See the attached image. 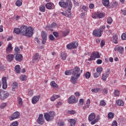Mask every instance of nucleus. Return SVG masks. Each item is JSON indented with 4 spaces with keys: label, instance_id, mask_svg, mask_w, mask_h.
Instances as JSON below:
<instances>
[{
    "label": "nucleus",
    "instance_id": "obj_56",
    "mask_svg": "<svg viewBox=\"0 0 126 126\" xmlns=\"http://www.w3.org/2000/svg\"><path fill=\"white\" fill-rule=\"evenodd\" d=\"M15 52L16 54H18V53H19V52H20V49H19V48H18V47H16L15 48Z\"/></svg>",
    "mask_w": 126,
    "mask_h": 126
},
{
    "label": "nucleus",
    "instance_id": "obj_6",
    "mask_svg": "<svg viewBox=\"0 0 126 126\" xmlns=\"http://www.w3.org/2000/svg\"><path fill=\"white\" fill-rule=\"evenodd\" d=\"M100 58V54L98 52H94L92 53L90 58L89 61H95L96 59H99Z\"/></svg>",
    "mask_w": 126,
    "mask_h": 126
},
{
    "label": "nucleus",
    "instance_id": "obj_46",
    "mask_svg": "<svg viewBox=\"0 0 126 126\" xmlns=\"http://www.w3.org/2000/svg\"><path fill=\"white\" fill-rule=\"evenodd\" d=\"M65 75H69L70 74H72V70L65 71Z\"/></svg>",
    "mask_w": 126,
    "mask_h": 126
},
{
    "label": "nucleus",
    "instance_id": "obj_63",
    "mask_svg": "<svg viewBox=\"0 0 126 126\" xmlns=\"http://www.w3.org/2000/svg\"><path fill=\"white\" fill-rule=\"evenodd\" d=\"M6 107V103H4L1 104L0 105V108L1 109H3V108Z\"/></svg>",
    "mask_w": 126,
    "mask_h": 126
},
{
    "label": "nucleus",
    "instance_id": "obj_57",
    "mask_svg": "<svg viewBox=\"0 0 126 126\" xmlns=\"http://www.w3.org/2000/svg\"><path fill=\"white\" fill-rule=\"evenodd\" d=\"M100 74H101L96 72V73H95L94 74V77H95V78H97L99 77V76H100Z\"/></svg>",
    "mask_w": 126,
    "mask_h": 126
},
{
    "label": "nucleus",
    "instance_id": "obj_43",
    "mask_svg": "<svg viewBox=\"0 0 126 126\" xmlns=\"http://www.w3.org/2000/svg\"><path fill=\"white\" fill-rule=\"evenodd\" d=\"M99 105L100 106L104 107L106 106V102H105V100H102L100 101Z\"/></svg>",
    "mask_w": 126,
    "mask_h": 126
},
{
    "label": "nucleus",
    "instance_id": "obj_2",
    "mask_svg": "<svg viewBox=\"0 0 126 126\" xmlns=\"http://www.w3.org/2000/svg\"><path fill=\"white\" fill-rule=\"evenodd\" d=\"M59 4L61 7H67L69 10H71V8H72V3L70 0H66V2L62 0L59 1Z\"/></svg>",
    "mask_w": 126,
    "mask_h": 126
},
{
    "label": "nucleus",
    "instance_id": "obj_47",
    "mask_svg": "<svg viewBox=\"0 0 126 126\" xmlns=\"http://www.w3.org/2000/svg\"><path fill=\"white\" fill-rule=\"evenodd\" d=\"M108 117L109 119H113L114 118V113L110 112L108 114Z\"/></svg>",
    "mask_w": 126,
    "mask_h": 126
},
{
    "label": "nucleus",
    "instance_id": "obj_14",
    "mask_svg": "<svg viewBox=\"0 0 126 126\" xmlns=\"http://www.w3.org/2000/svg\"><path fill=\"white\" fill-rule=\"evenodd\" d=\"M78 77H77L75 75L72 76L70 79V82L71 83H73V84H76V83H77V79H78Z\"/></svg>",
    "mask_w": 126,
    "mask_h": 126
},
{
    "label": "nucleus",
    "instance_id": "obj_59",
    "mask_svg": "<svg viewBox=\"0 0 126 126\" xmlns=\"http://www.w3.org/2000/svg\"><path fill=\"white\" fill-rule=\"evenodd\" d=\"M18 102L20 106H22L23 105V102H22V98H19L18 99Z\"/></svg>",
    "mask_w": 126,
    "mask_h": 126
},
{
    "label": "nucleus",
    "instance_id": "obj_34",
    "mask_svg": "<svg viewBox=\"0 0 126 126\" xmlns=\"http://www.w3.org/2000/svg\"><path fill=\"white\" fill-rule=\"evenodd\" d=\"M15 4L17 6H21L22 5V0H17Z\"/></svg>",
    "mask_w": 126,
    "mask_h": 126
},
{
    "label": "nucleus",
    "instance_id": "obj_27",
    "mask_svg": "<svg viewBox=\"0 0 126 126\" xmlns=\"http://www.w3.org/2000/svg\"><path fill=\"white\" fill-rule=\"evenodd\" d=\"M18 86V84L16 82H14L12 85V90L15 91L14 89H16Z\"/></svg>",
    "mask_w": 126,
    "mask_h": 126
},
{
    "label": "nucleus",
    "instance_id": "obj_32",
    "mask_svg": "<svg viewBox=\"0 0 126 126\" xmlns=\"http://www.w3.org/2000/svg\"><path fill=\"white\" fill-rule=\"evenodd\" d=\"M118 39H119L118 35H114L113 36V42L114 44H118Z\"/></svg>",
    "mask_w": 126,
    "mask_h": 126
},
{
    "label": "nucleus",
    "instance_id": "obj_41",
    "mask_svg": "<svg viewBox=\"0 0 126 126\" xmlns=\"http://www.w3.org/2000/svg\"><path fill=\"white\" fill-rule=\"evenodd\" d=\"M20 79L22 80V81H25V80L27 79V76H26V75H22L20 77Z\"/></svg>",
    "mask_w": 126,
    "mask_h": 126
},
{
    "label": "nucleus",
    "instance_id": "obj_36",
    "mask_svg": "<svg viewBox=\"0 0 126 126\" xmlns=\"http://www.w3.org/2000/svg\"><path fill=\"white\" fill-rule=\"evenodd\" d=\"M92 92L94 93H97V92H100L101 91V89L100 88H94L91 90Z\"/></svg>",
    "mask_w": 126,
    "mask_h": 126
},
{
    "label": "nucleus",
    "instance_id": "obj_10",
    "mask_svg": "<svg viewBox=\"0 0 126 126\" xmlns=\"http://www.w3.org/2000/svg\"><path fill=\"white\" fill-rule=\"evenodd\" d=\"M41 37L43 39V40H42V43L43 45H45L47 41V34L44 31L41 32Z\"/></svg>",
    "mask_w": 126,
    "mask_h": 126
},
{
    "label": "nucleus",
    "instance_id": "obj_7",
    "mask_svg": "<svg viewBox=\"0 0 126 126\" xmlns=\"http://www.w3.org/2000/svg\"><path fill=\"white\" fill-rule=\"evenodd\" d=\"M78 47V43L77 42H73L71 43H69L66 45V48L68 50H71L72 49H76Z\"/></svg>",
    "mask_w": 126,
    "mask_h": 126
},
{
    "label": "nucleus",
    "instance_id": "obj_29",
    "mask_svg": "<svg viewBox=\"0 0 126 126\" xmlns=\"http://www.w3.org/2000/svg\"><path fill=\"white\" fill-rule=\"evenodd\" d=\"M58 98H60V95H53L51 97V101H55V100H57Z\"/></svg>",
    "mask_w": 126,
    "mask_h": 126
},
{
    "label": "nucleus",
    "instance_id": "obj_48",
    "mask_svg": "<svg viewBox=\"0 0 126 126\" xmlns=\"http://www.w3.org/2000/svg\"><path fill=\"white\" fill-rule=\"evenodd\" d=\"M90 102H91V100H90V99H88L87 100V101L86 103V107L87 108H89L90 106Z\"/></svg>",
    "mask_w": 126,
    "mask_h": 126
},
{
    "label": "nucleus",
    "instance_id": "obj_40",
    "mask_svg": "<svg viewBox=\"0 0 126 126\" xmlns=\"http://www.w3.org/2000/svg\"><path fill=\"white\" fill-rule=\"evenodd\" d=\"M105 28H106V27L105 26H102L100 27V28L98 29L99 32L102 34L103 32H104V31L105 30Z\"/></svg>",
    "mask_w": 126,
    "mask_h": 126
},
{
    "label": "nucleus",
    "instance_id": "obj_26",
    "mask_svg": "<svg viewBox=\"0 0 126 126\" xmlns=\"http://www.w3.org/2000/svg\"><path fill=\"white\" fill-rule=\"evenodd\" d=\"M6 53H10L12 51V47L11 44H9L6 49Z\"/></svg>",
    "mask_w": 126,
    "mask_h": 126
},
{
    "label": "nucleus",
    "instance_id": "obj_52",
    "mask_svg": "<svg viewBox=\"0 0 126 126\" xmlns=\"http://www.w3.org/2000/svg\"><path fill=\"white\" fill-rule=\"evenodd\" d=\"M121 38L123 40H126V33H124L122 34V35H121Z\"/></svg>",
    "mask_w": 126,
    "mask_h": 126
},
{
    "label": "nucleus",
    "instance_id": "obj_28",
    "mask_svg": "<svg viewBox=\"0 0 126 126\" xmlns=\"http://www.w3.org/2000/svg\"><path fill=\"white\" fill-rule=\"evenodd\" d=\"M50 85L53 88H58V85H57L55 81H52L50 83Z\"/></svg>",
    "mask_w": 126,
    "mask_h": 126
},
{
    "label": "nucleus",
    "instance_id": "obj_55",
    "mask_svg": "<svg viewBox=\"0 0 126 126\" xmlns=\"http://www.w3.org/2000/svg\"><path fill=\"white\" fill-rule=\"evenodd\" d=\"M58 125L59 126H64V123H63V121H59L58 123Z\"/></svg>",
    "mask_w": 126,
    "mask_h": 126
},
{
    "label": "nucleus",
    "instance_id": "obj_44",
    "mask_svg": "<svg viewBox=\"0 0 126 126\" xmlns=\"http://www.w3.org/2000/svg\"><path fill=\"white\" fill-rule=\"evenodd\" d=\"M103 74V75H105V76H107V77H108L109 75H110V69H107L105 73Z\"/></svg>",
    "mask_w": 126,
    "mask_h": 126
},
{
    "label": "nucleus",
    "instance_id": "obj_58",
    "mask_svg": "<svg viewBox=\"0 0 126 126\" xmlns=\"http://www.w3.org/2000/svg\"><path fill=\"white\" fill-rule=\"evenodd\" d=\"M49 39H50L51 41H55V37H54L53 34H50L49 35Z\"/></svg>",
    "mask_w": 126,
    "mask_h": 126
},
{
    "label": "nucleus",
    "instance_id": "obj_9",
    "mask_svg": "<svg viewBox=\"0 0 126 126\" xmlns=\"http://www.w3.org/2000/svg\"><path fill=\"white\" fill-rule=\"evenodd\" d=\"M78 101V100H76V98L74 95H71L68 99V102L69 104H74V103H76Z\"/></svg>",
    "mask_w": 126,
    "mask_h": 126
},
{
    "label": "nucleus",
    "instance_id": "obj_13",
    "mask_svg": "<svg viewBox=\"0 0 126 126\" xmlns=\"http://www.w3.org/2000/svg\"><path fill=\"white\" fill-rule=\"evenodd\" d=\"M93 34L95 37H101V36H102V34L99 32L98 29L94 31Z\"/></svg>",
    "mask_w": 126,
    "mask_h": 126
},
{
    "label": "nucleus",
    "instance_id": "obj_64",
    "mask_svg": "<svg viewBox=\"0 0 126 126\" xmlns=\"http://www.w3.org/2000/svg\"><path fill=\"white\" fill-rule=\"evenodd\" d=\"M112 126H118V123H117V121H113L112 124Z\"/></svg>",
    "mask_w": 126,
    "mask_h": 126
},
{
    "label": "nucleus",
    "instance_id": "obj_38",
    "mask_svg": "<svg viewBox=\"0 0 126 126\" xmlns=\"http://www.w3.org/2000/svg\"><path fill=\"white\" fill-rule=\"evenodd\" d=\"M118 4L117 2H114L112 3V5L110 6L109 8H114V7H117L118 6Z\"/></svg>",
    "mask_w": 126,
    "mask_h": 126
},
{
    "label": "nucleus",
    "instance_id": "obj_16",
    "mask_svg": "<svg viewBox=\"0 0 126 126\" xmlns=\"http://www.w3.org/2000/svg\"><path fill=\"white\" fill-rule=\"evenodd\" d=\"M40 97L41 96H40V95L33 96L32 99V104H36V103H37V102L39 101Z\"/></svg>",
    "mask_w": 126,
    "mask_h": 126
},
{
    "label": "nucleus",
    "instance_id": "obj_50",
    "mask_svg": "<svg viewBox=\"0 0 126 126\" xmlns=\"http://www.w3.org/2000/svg\"><path fill=\"white\" fill-rule=\"evenodd\" d=\"M39 10L42 11V12H45V10H46V8L44 6H41L39 7Z\"/></svg>",
    "mask_w": 126,
    "mask_h": 126
},
{
    "label": "nucleus",
    "instance_id": "obj_33",
    "mask_svg": "<svg viewBox=\"0 0 126 126\" xmlns=\"http://www.w3.org/2000/svg\"><path fill=\"white\" fill-rule=\"evenodd\" d=\"M102 3L104 6H108L110 3V1L109 0H103Z\"/></svg>",
    "mask_w": 126,
    "mask_h": 126
},
{
    "label": "nucleus",
    "instance_id": "obj_12",
    "mask_svg": "<svg viewBox=\"0 0 126 126\" xmlns=\"http://www.w3.org/2000/svg\"><path fill=\"white\" fill-rule=\"evenodd\" d=\"M2 88L3 89H6L7 88V83L6 82V77H4L2 78Z\"/></svg>",
    "mask_w": 126,
    "mask_h": 126
},
{
    "label": "nucleus",
    "instance_id": "obj_30",
    "mask_svg": "<svg viewBox=\"0 0 126 126\" xmlns=\"http://www.w3.org/2000/svg\"><path fill=\"white\" fill-rule=\"evenodd\" d=\"M61 60H62L63 61H65V59H66V54L62 53L61 54Z\"/></svg>",
    "mask_w": 126,
    "mask_h": 126
},
{
    "label": "nucleus",
    "instance_id": "obj_35",
    "mask_svg": "<svg viewBox=\"0 0 126 126\" xmlns=\"http://www.w3.org/2000/svg\"><path fill=\"white\" fill-rule=\"evenodd\" d=\"M7 58L9 62H11L14 59V56L12 54H10L7 56Z\"/></svg>",
    "mask_w": 126,
    "mask_h": 126
},
{
    "label": "nucleus",
    "instance_id": "obj_22",
    "mask_svg": "<svg viewBox=\"0 0 126 126\" xmlns=\"http://www.w3.org/2000/svg\"><path fill=\"white\" fill-rule=\"evenodd\" d=\"M45 6L47 9H52L54 7V4L52 3H47Z\"/></svg>",
    "mask_w": 126,
    "mask_h": 126
},
{
    "label": "nucleus",
    "instance_id": "obj_54",
    "mask_svg": "<svg viewBox=\"0 0 126 126\" xmlns=\"http://www.w3.org/2000/svg\"><path fill=\"white\" fill-rule=\"evenodd\" d=\"M69 33V32L67 30H66L63 32V36H64V37H65V36H67Z\"/></svg>",
    "mask_w": 126,
    "mask_h": 126
},
{
    "label": "nucleus",
    "instance_id": "obj_39",
    "mask_svg": "<svg viewBox=\"0 0 126 126\" xmlns=\"http://www.w3.org/2000/svg\"><path fill=\"white\" fill-rule=\"evenodd\" d=\"M96 72H97V73H99L101 74V73L102 72V71L103 70V68L101 67H97L96 68Z\"/></svg>",
    "mask_w": 126,
    "mask_h": 126
},
{
    "label": "nucleus",
    "instance_id": "obj_23",
    "mask_svg": "<svg viewBox=\"0 0 126 126\" xmlns=\"http://www.w3.org/2000/svg\"><path fill=\"white\" fill-rule=\"evenodd\" d=\"M68 122L70 123V126H75V124H76V120L74 119H69Z\"/></svg>",
    "mask_w": 126,
    "mask_h": 126
},
{
    "label": "nucleus",
    "instance_id": "obj_18",
    "mask_svg": "<svg viewBox=\"0 0 126 126\" xmlns=\"http://www.w3.org/2000/svg\"><path fill=\"white\" fill-rule=\"evenodd\" d=\"M95 118H96V116L95 115V113H91L88 117V120L90 122H93L94 120H95Z\"/></svg>",
    "mask_w": 126,
    "mask_h": 126
},
{
    "label": "nucleus",
    "instance_id": "obj_17",
    "mask_svg": "<svg viewBox=\"0 0 126 126\" xmlns=\"http://www.w3.org/2000/svg\"><path fill=\"white\" fill-rule=\"evenodd\" d=\"M57 27V24L53 23L51 25H48L46 27V30H51V28H56Z\"/></svg>",
    "mask_w": 126,
    "mask_h": 126
},
{
    "label": "nucleus",
    "instance_id": "obj_37",
    "mask_svg": "<svg viewBox=\"0 0 126 126\" xmlns=\"http://www.w3.org/2000/svg\"><path fill=\"white\" fill-rule=\"evenodd\" d=\"M107 22L108 24H112L113 23V19H112V17H109L107 18Z\"/></svg>",
    "mask_w": 126,
    "mask_h": 126
},
{
    "label": "nucleus",
    "instance_id": "obj_3",
    "mask_svg": "<svg viewBox=\"0 0 126 126\" xmlns=\"http://www.w3.org/2000/svg\"><path fill=\"white\" fill-rule=\"evenodd\" d=\"M55 118V112L50 111L49 113H44V118L47 122H51L53 121Z\"/></svg>",
    "mask_w": 126,
    "mask_h": 126
},
{
    "label": "nucleus",
    "instance_id": "obj_51",
    "mask_svg": "<svg viewBox=\"0 0 126 126\" xmlns=\"http://www.w3.org/2000/svg\"><path fill=\"white\" fill-rule=\"evenodd\" d=\"M97 16L99 18H103V17H104L105 16V15H104V14H103L102 13H100L97 15Z\"/></svg>",
    "mask_w": 126,
    "mask_h": 126
},
{
    "label": "nucleus",
    "instance_id": "obj_21",
    "mask_svg": "<svg viewBox=\"0 0 126 126\" xmlns=\"http://www.w3.org/2000/svg\"><path fill=\"white\" fill-rule=\"evenodd\" d=\"M99 120H101V117H100V115H97L96 118L91 122V125H95L96 123H97L99 121Z\"/></svg>",
    "mask_w": 126,
    "mask_h": 126
},
{
    "label": "nucleus",
    "instance_id": "obj_61",
    "mask_svg": "<svg viewBox=\"0 0 126 126\" xmlns=\"http://www.w3.org/2000/svg\"><path fill=\"white\" fill-rule=\"evenodd\" d=\"M105 46V41L102 40L100 42V47L101 48H103Z\"/></svg>",
    "mask_w": 126,
    "mask_h": 126
},
{
    "label": "nucleus",
    "instance_id": "obj_11",
    "mask_svg": "<svg viewBox=\"0 0 126 126\" xmlns=\"http://www.w3.org/2000/svg\"><path fill=\"white\" fill-rule=\"evenodd\" d=\"M36 123L38 125H43L44 124V117H43V114H40L36 121Z\"/></svg>",
    "mask_w": 126,
    "mask_h": 126
},
{
    "label": "nucleus",
    "instance_id": "obj_45",
    "mask_svg": "<svg viewBox=\"0 0 126 126\" xmlns=\"http://www.w3.org/2000/svg\"><path fill=\"white\" fill-rule=\"evenodd\" d=\"M109 91H108V89L107 88H104L102 90V94L104 95H106V94H108V93Z\"/></svg>",
    "mask_w": 126,
    "mask_h": 126
},
{
    "label": "nucleus",
    "instance_id": "obj_4",
    "mask_svg": "<svg viewBox=\"0 0 126 126\" xmlns=\"http://www.w3.org/2000/svg\"><path fill=\"white\" fill-rule=\"evenodd\" d=\"M81 73H82V70H80V68L79 67L76 66L74 69L72 70V75H75L77 77H79Z\"/></svg>",
    "mask_w": 126,
    "mask_h": 126
},
{
    "label": "nucleus",
    "instance_id": "obj_19",
    "mask_svg": "<svg viewBox=\"0 0 126 126\" xmlns=\"http://www.w3.org/2000/svg\"><path fill=\"white\" fill-rule=\"evenodd\" d=\"M23 58V57H22V55L17 54L15 57V60L17 61V62H21Z\"/></svg>",
    "mask_w": 126,
    "mask_h": 126
},
{
    "label": "nucleus",
    "instance_id": "obj_20",
    "mask_svg": "<svg viewBox=\"0 0 126 126\" xmlns=\"http://www.w3.org/2000/svg\"><path fill=\"white\" fill-rule=\"evenodd\" d=\"M38 60H40V56H39V54L36 53L33 58V63H36Z\"/></svg>",
    "mask_w": 126,
    "mask_h": 126
},
{
    "label": "nucleus",
    "instance_id": "obj_5",
    "mask_svg": "<svg viewBox=\"0 0 126 126\" xmlns=\"http://www.w3.org/2000/svg\"><path fill=\"white\" fill-rule=\"evenodd\" d=\"M8 96H9V94H8V93L4 91V90L0 91V99L1 101L5 100V99L8 97Z\"/></svg>",
    "mask_w": 126,
    "mask_h": 126
},
{
    "label": "nucleus",
    "instance_id": "obj_31",
    "mask_svg": "<svg viewBox=\"0 0 126 126\" xmlns=\"http://www.w3.org/2000/svg\"><path fill=\"white\" fill-rule=\"evenodd\" d=\"M15 70L17 73H19L20 72V66L19 65H16L15 66Z\"/></svg>",
    "mask_w": 126,
    "mask_h": 126
},
{
    "label": "nucleus",
    "instance_id": "obj_60",
    "mask_svg": "<svg viewBox=\"0 0 126 126\" xmlns=\"http://www.w3.org/2000/svg\"><path fill=\"white\" fill-rule=\"evenodd\" d=\"M68 113L70 115H74L75 114V111L74 110H68Z\"/></svg>",
    "mask_w": 126,
    "mask_h": 126
},
{
    "label": "nucleus",
    "instance_id": "obj_8",
    "mask_svg": "<svg viewBox=\"0 0 126 126\" xmlns=\"http://www.w3.org/2000/svg\"><path fill=\"white\" fill-rule=\"evenodd\" d=\"M20 117V113L18 112H14L13 115H12L9 117L10 121H13V120H15L16 119H19Z\"/></svg>",
    "mask_w": 126,
    "mask_h": 126
},
{
    "label": "nucleus",
    "instance_id": "obj_15",
    "mask_svg": "<svg viewBox=\"0 0 126 126\" xmlns=\"http://www.w3.org/2000/svg\"><path fill=\"white\" fill-rule=\"evenodd\" d=\"M124 47H123L122 46H119V47H118L117 48L116 47V48H114V51L115 52H117V51L121 55L124 53Z\"/></svg>",
    "mask_w": 126,
    "mask_h": 126
},
{
    "label": "nucleus",
    "instance_id": "obj_25",
    "mask_svg": "<svg viewBox=\"0 0 126 126\" xmlns=\"http://www.w3.org/2000/svg\"><path fill=\"white\" fill-rule=\"evenodd\" d=\"M13 32H14V33H15V34H16L17 35H19V34L20 33H21V32L20 31V29H19L18 28H14V30H13Z\"/></svg>",
    "mask_w": 126,
    "mask_h": 126
},
{
    "label": "nucleus",
    "instance_id": "obj_1",
    "mask_svg": "<svg viewBox=\"0 0 126 126\" xmlns=\"http://www.w3.org/2000/svg\"><path fill=\"white\" fill-rule=\"evenodd\" d=\"M21 33L23 36H26L28 38L32 37L33 35V29L31 27H27V26L23 25L20 28Z\"/></svg>",
    "mask_w": 126,
    "mask_h": 126
},
{
    "label": "nucleus",
    "instance_id": "obj_49",
    "mask_svg": "<svg viewBox=\"0 0 126 126\" xmlns=\"http://www.w3.org/2000/svg\"><path fill=\"white\" fill-rule=\"evenodd\" d=\"M114 94L115 96H117V97H119V96H120V91L116 90L115 91Z\"/></svg>",
    "mask_w": 126,
    "mask_h": 126
},
{
    "label": "nucleus",
    "instance_id": "obj_24",
    "mask_svg": "<svg viewBox=\"0 0 126 126\" xmlns=\"http://www.w3.org/2000/svg\"><path fill=\"white\" fill-rule=\"evenodd\" d=\"M116 103L117 104L118 106H124L125 103H124V101L122 99H118L116 101Z\"/></svg>",
    "mask_w": 126,
    "mask_h": 126
},
{
    "label": "nucleus",
    "instance_id": "obj_42",
    "mask_svg": "<svg viewBox=\"0 0 126 126\" xmlns=\"http://www.w3.org/2000/svg\"><path fill=\"white\" fill-rule=\"evenodd\" d=\"M85 76L87 79H89V78H90V76H91V74L89 72H87L85 74Z\"/></svg>",
    "mask_w": 126,
    "mask_h": 126
},
{
    "label": "nucleus",
    "instance_id": "obj_62",
    "mask_svg": "<svg viewBox=\"0 0 126 126\" xmlns=\"http://www.w3.org/2000/svg\"><path fill=\"white\" fill-rule=\"evenodd\" d=\"M83 103H84V99H83V98L80 99L79 100L80 105H83Z\"/></svg>",
    "mask_w": 126,
    "mask_h": 126
},
{
    "label": "nucleus",
    "instance_id": "obj_53",
    "mask_svg": "<svg viewBox=\"0 0 126 126\" xmlns=\"http://www.w3.org/2000/svg\"><path fill=\"white\" fill-rule=\"evenodd\" d=\"M18 126V122L17 121H15L13 122L10 126Z\"/></svg>",
    "mask_w": 126,
    "mask_h": 126
}]
</instances>
